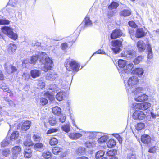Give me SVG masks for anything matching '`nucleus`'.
<instances>
[{"label": "nucleus", "mask_w": 159, "mask_h": 159, "mask_svg": "<svg viewBox=\"0 0 159 159\" xmlns=\"http://www.w3.org/2000/svg\"><path fill=\"white\" fill-rule=\"evenodd\" d=\"M39 61L40 63L44 65L45 71L51 69L53 65V61L46 54L43 52H40L38 55H33L31 57L30 61L28 62L30 64H35L37 60Z\"/></svg>", "instance_id": "1"}, {"label": "nucleus", "mask_w": 159, "mask_h": 159, "mask_svg": "<svg viewBox=\"0 0 159 159\" xmlns=\"http://www.w3.org/2000/svg\"><path fill=\"white\" fill-rule=\"evenodd\" d=\"M151 106V104L149 102L144 103H134L132 104V108L136 111L134 112L132 115L133 118L136 120H143L145 117V115L142 111H139V109L142 110H145L149 108Z\"/></svg>", "instance_id": "2"}, {"label": "nucleus", "mask_w": 159, "mask_h": 159, "mask_svg": "<svg viewBox=\"0 0 159 159\" xmlns=\"http://www.w3.org/2000/svg\"><path fill=\"white\" fill-rule=\"evenodd\" d=\"M65 65L68 70L70 71L72 70L74 72L78 71L80 67V65L73 59H67Z\"/></svg>", "instance_id": "3"}, {"label": "nucleus", "mask_w": 159, "mask_h": 159, "mask_svg": "<svg viewBox=\"0 0 159 159\" xmlns=\"http://www.w3.org/2000/svg\"><path fill=\"white\" fill-rule=\"evenodd\" d=\"M2 33L11 39L16 40L18 38V35L13 31L12 28L7 26H4L1 28Z\"/></svg>", "instance_id": "4"}, {"label": "nucleus", "mask_w": 159, "mask_h": 159, "mask_svg": "<svg viewBox=\"0 0 159 159\" xmlns=\"http://www.w3.org/2000/svg\"><path fill=\"white\" fill-rule=\"evenodd\" d=\"M49 89L52 91H47L45 93L44 95L50 100H52L53 99V93L57 92L59 88L57 85L55 84H51L49 86Z\"/></svg>", "instance_id": "5"}, {"label": "nucleus", "mask_w": 159, "mask_h": 159, "mask_svg": "<svg viewBox=\"0 0 159 159\" xmlns=\"http://www.w3.org/2000/svg\"><path fill=\"white\" fill-rule=\"evenodd\" d=\"M138 77L135 76L130 77L128 80V84L126 86V88L127 92L129 91L132 88H134L139 82Z\"/></svg>", "instance_id": "6"}, {"label": "nucleus", "mask_w": 159, "mask_h": 159, "mask_svg": "<svg viewBox=\"0 0 159 159\" xmlns=\"http://www.w3.org/2000/svg\"><path fill=\"white\" fill-rule=\"evenodd\" d=\"M112 47L111 49L115 54L120 52V47L122 45V42L119 40H112L111 42Z\"/></svg>", "instance_id": "7"}, {"label": "nucleus", "mask_w": 159, "mask_h": 159, "mask_svg": "<svg viewBox=\"0 0 159 159\" xmlns=\"http://www.w3.org/2000/svg\"><path fill=\"white\" fill-rule=\"evenodd\" d=\"M134 65L132 63H130L127 65H126V66L124 67V69L120 70L119 71V73L122 76H125L128 73L131 72V70L133 69Z\"/></svg>", "instance_id": "8"}, {"label": "nucleus", "mask_w": 159, "mask_h": 159, "mask_svg": "<svg viewBox=\"0 0 159 159\" xmlns=\"http://www.w3.org/2000/svg\"><path fill=\"white\" fill-rule=\"evenodd\" d=\"M135 86L134 88H132L130 90H129L127 92L128 93L132 94L133 95H135L137 94L143 93L145 91V88L141 87H136Z\"/></svg>", "instance_id": "9"}, {"label": "nucleus", "mask_w": 159, "mask_h": 159, "mask_svg": "<svg viewBox=\"0 0 159 159\" xmlns=\"http://www.w3.org/2000/svg\"><path fill=\"white\" fill-rule=\"evenodd\" d=\"M81 133L83 134V138L85 140L92 139L97 135V133L95 132L83 131Z\"/></svg>", "instance_id": "10"}, {"label": "nucleus", "mask_w": 159, "mask_h": 159, "mask_svg": "<svg viewBox=\"0 0 159 159\" xmlns=\"http://www.w3.org/2000/svg\"><path fill=\"white\" fill-rule=\"evenodd\" d=\"M122 56L124 57L128 60L131 59L136 56V52L133 50L129 49L125 51Z\"/></svg>", "instance_id": "11"}, {"label": "nucleus", "mask_w": 159, "mask_h": 159, "mask_svg": "<svg viewBox=\"0 0 159 159\" xmlns=\"http://www.w3.org/2000/svg\"><path fill=\"white\" fill-rule=\"evenodd\" d=\"M123 34L122 31L120 29L116 28L113 30L111 34L110 37L111 39H115L121 36Z\"/></svg>", "instance_id": "12"}, {"label": "nucleus", "mask_w": 159, "mask_h": 159, "mask_svg": "<svg viewBox=\"0 0 159 159\" xmlns=\"http://www.w3.org/2000/svg\"><path fill=\"white\" fill-rule=\"evenodd\" d=\"M4 67L6 71L9 74L13 73L17 70L16 67L11 64H9L8 63L5 64L4 65Z\"/></svg>", "instance_id": "13"}, {"label": "nucleus", "mask_w": 159, "mask_h": 159, "mask_svg": "<svg viewBox=\"0 0 159 159\" xmlns=\"http://www.w3.org/2000/svg\"><path fill=\"white\" fill-rule=\"evenodd\" d=\"M21 151V147L18 146H16L12 149V152L13 155V158L15 159Z\"/></svg>", "instance_id": "14"}, {"label": "nucleus", "mask_w": 159, "mask_h": 159, "mask_svg": "<svg viewBox=\"0 0 159 159\" xmlns=\"http://www.w3.org/2000/svg\"><path fill=\"white\" fill-rule=\"evenodd\" d=\"M146 33L142 28L137 29L135 33V36L137 38H140L145 36Z\"/></svg>", "instance_id": "15"}, {"label": "nucleus", "mask_w": 159, "mask_h": 159, "mask_svg": "<svg viewBox=\"0 0 159 159\" xmlns=\"http://www.w3.org/2000/svg\"><path fill=\"white\" fill-rule=\"evenodd\" d=\"M34 148L36 151L42 152L45 149V146L43 143L39 142L36 143L34 144Z\"/></svg>", "instance_id": "16"}, {"label": "nucleus", "mask_w": 159, "mask_h": 159, "mask_svg": "<svg viewBox=\"0 0 159 159\" xmlns=\"http://www.w3.org/2000/svg\"><path fill=\"white\" fill-rule=\"evenodd\" d=\"M148 98V96L145 94H143L137 97H135L134 99L136 101L142 102L147 100Z\"/></svg>", "instance_id": "17"}, {"label": "nucleus", "mask_w": 159, "mask_h": 159, "mask_svg": "<svg viewBox=\"0 0 159 159\" xmlns=\"http://www.w3.org/2000/svg\"><path fill=\"white\" fill-rule=\"evenodd\" d=\"M57 77V74L55 72H49L47 74L46 79L48 80L53 81L55 80Z\"/></svg>", "instance_id": "18"}, {"label": "nucleus", "mask_w": 159, "mask_h": 159, "mask_svg": "<svg viewBox=\"0 0 159 159\" xmlns=\"http://www.w3.org/2000/svg\"><path fill=\"white\" fill-rule=\"evenodd\" d=\"M66 97V93L65 92L61 91L57 93L56 98L58 101H60L64 100Z\"/></svg>", "instance_id": "19"}, {"label": "nucleus", "mask_w": 159, "mask_h": 159, "mask_svg": "<svg viewBox=\"0 0 159 159\" xmlns=\"http://www.w3.org/2000/svg\"><path fill=\"white\" fill-rule=\"evenodd\" d=\"M137 46L140 52H143L145 50L146 45L143 41L139 40L137 42Z\"/></svg>", "instance_id": "20"}, {"label": "nucleus", "mask_w": 159, "mask_h": 159, "mask_svg": "<svg viewBox=\"0 0 159 159\" xmlns=\"http://www.w3.org/2000/svg\"><path fill=\"white\" fill-rule=\"evenodd\" d=\"M151 138L150 136L147 134H144L142 136L141 138V141L144 143L148 144L151 141Z\"/></svg>", "instance_id": "21"}, {"label": "nucleus", "mask_w": 159, "mask_h": 159, "mask_svg": "<svg viewBox=\"0 0 159 159\" xmlns=\"http://www.w3.org/2000/svg\"><path fill=\"white\" fill-rule=\"evenodd\" d=\"M26 138V140H25L24 142V145L26 146V148H29L30 147L32 146L34 144L31 140L30 135L29 134H27Z\"/></svg>", "instance_id": "22"}, {"label": "nucleus", "mask_w": 159, "mask_h": 159, "mask_svg": "<svg viewBox=\"0 0 159 159\" xmlns=\"http://www.w3.org/2000/svg\"><path fill=\"white\" fill-rule=\"evenodd\" d=\"M31 125V122L29 121H26L23 122L21 127V129L23 131H26L30 128Z\"/></svg>", "instance_id": "23"}, {"label": "nucleus", "mask_w": 159, "mask_h": 159, "mask_svg": "<svg viewBox=\"0 0 159 159\" xmlns=\"http://www.w3.org/2000/svg\"><path fill=\"white\" fill-rule=\"evenodd\" d=\"M132 73L138 76H141L144 73V70L142 68H136L133 70Z\"/></svg>", "instance_id": "24"}, {"label": "nucleus", "mask_w": 159, "mask_h": 159, "mask_svg": "<svg viewBox=\"0 0 159 159\" xmlns=\"http://www.w3.org/2000/svg\"><path fill=\"white\" fill-rule=\"evenodd\" d=\"M84 21L85 23L84 25V29L88 27L91 26L92 25V22L90 20V18L88 14H87L84 20Z\"/></svg>", "instance_id": "25"}, {"label": "nucleus", "mask_w": 159, "mask_h": 159, "mask_svg": "<svg viewBox=\"0 0 159 159\" xmlns=\"http://www.w3.org/2000/svg\"><path fill=\"white\" fill-rule=\"evenodd\" d=\"M75 152L78 155H84L86 153V149L84 147H80L76 148Z\"/></svg>", "instance_id": "26"}, {"label": "nucleus", "mask_w": 159, "mask_h": 159, "mask_svg": "<svg viewBox=\"0 0 159 159\" xmlns=\"http://www.w3.org/2000/svg\"><path fill=\"white\" fill-rule=\"evenodd\" d=\"M16 46L14 43H10L9 44L7 49L8 51L9 54H11L14 53L16 49Z\"/></svg>", "instance_id": "27"}, {"label": "nucleus", "mask_w": 159, "mask_h": 159, "mask_svg": "<svg viewBox=\"0 0 159 159\" xmlns=\"http://www.w3.org/2000/svg\"><path fill=\"white\" fill-rule=\"evenodd\" d=\"M126 64L127 61H126L121 59L119 60L118 61V66L120 68L118 69L119 72L120 70H122L123 69H124V67L126 66Z\"/></svg>", "instance_id": "28"}, {"label": "nucleus", "mask_w": 159, "mask_h": 159, "mask_svg": "<svg viewBox=\"0 0 159 159\" xmlns=\"http://www.w3.org/2000/svg\"><path fill=\"white\" fill-rule=\"evenodd\" d=\"M24 154L25 157L29 158L32 156V151L29 148H26L24 150Z\"/></svg>", "instance_id": "29"}, {"label": "nucleus", "mask_w": 159, "mask_h": 159, "mask_svg": "<svg viewBox=\"0 0 159 159\" xmlns=\"http://www.w3.org/2000/svg\"><path fill=\"white\" fill-rule=\"evenodd\" d=\"M147 50L148 52V58L151 59L152 58L153 54L151 45L148 43L147 45Z\"/></svg>", "instance_id": "30"}, {"label": "nucleus", "mask_w": 159, "mask_h": 159, "mask_svg": "<svg viewBox=\"0 0 159 159\" xmlns=\"http://www.w3.org/2000/svg\"><path fill=\"white\" fill-rule=\"evenodd\" d=\"M40 72L39 70H32L30 71L31 76L34 78H36L39 76Z\"/></svg>", "instance_id": "31"}, {"label": "nucleus", "mask_w": 159, "mask_h": 159, "mask_svg": "<svg viewBox=\"0 0 159 159\" xmlns=\"http://www.w3.org/2000/svg\"><path fill=\"white\" fill-rule=\"evenodd\" d=\"M120 14L121 16L124 17L129 16L131 14V11L129 9H125L120 13Z\"/></svg>", "instance_id": "32"}, {"label": "nucleus", "mask_w": 159, "mask_h": 159, "mask_svg": "<svg viewBox=\"0 0 159 159\" xmlns=\"http://www.w3.org/2000/svg\"><path fill=\"white\" fill-rule=\"evenodd\" d=\"M119 6L118 3L115 2H113L109 5L108 8L109 10L116 9Z\"/></svg>", "instance_id": "33"}, {"label": "nucleus", "mask_w": 159, "mask_h": 159, "mask_svg": "<svg viewBox=\"0 0 159 159\" xmlns=\"http://www.w3.org/2000/svg\"><path fill=\"white\" fill-rule=\"evenodd\" d=\"M108 136L107 135H104L102 136L98 139V143H102L104 142H106L107 140L108 139Z\"/></svg>", "instance_id": "34"}, {"label": "nucleus", "mask_w": 159, "mask_h": 159, "mask_svg": "<svg viewBox=\"0 0 159 159\" xmlns=\"http://www.w3.org/2000/svg\"><path fill=\"white\" fill-rule=\"evenodd\" d=\"M19 136V133L17 131H14L11 134L10 139L11 141H13L16 139Z\"/></svg>", "instance_id": "35"}, {"label": "nucleus", "mask_w": 159, "mask_h": 159, "mask_svg": "<svg viewBox=\"0 0 159 159\" xmlns=\"http://www.w3.org/2000/svg\"><path fill=\"white\" fill-rule=\"evenodd\" d=\"M82 134L80 133H75L71 134L70 137L73 139H76L82 136Z\"/></svg>", "instance_id": "36"}, {"label": "nucleus", "mask_w": 159, "mask_h": 159, "mask_svg": "<svg viewBox=\"0 0 159 159\" xmlns=\"http://www.w3.org/2000/svg\"><path fill=\"white\" fill-rule=\"evenodd\" d=\"M52 113L55 114L59 115L61 112V109L58 106H56L52 109Z\"/></svg>", "instance_id": "37"}, {"label": "nucleus", "mask_w": 159, "mask_h": 159, "mask_svg": "<svg viewBox=\"0 0 159 159\" xmlns=\"http://www.w3.org/2000/svg\"><path fill=\"white\" fill-rule=\"evenodd\" d=\"M11 141L9 137H8V136H7L6 139L1 143V146L3 147L6 146L10 143Z\"/></svg>", "instance_id": "38"}, {"label": "nucleus", "mask_w": 159, "mask_h": 159, "mask_svg": "<svg viewBox=\"0 0 159 159\" xmlns=\"http://www.w3.org/2000/svg\"><path fill=\"white\" fill-rule=\"evenodd\" d=\"M62 149V148L58 147H56L52 149V152L54 154L57 155L61 151Z\"/></svg>", "instance_id": "39"}, {"label": "nucleus", "mask_w": 159, "mask_h": 159, "mask_svg": "<svg viewBox=\"0 0 159 159\" xmlns=\"http://www.w3.org/2000/svg\"><path fill=\"white\" fill-rule=\"evenodd\" d=\"M116 144V141L113 139H110L107 143V144L109 148H112L114 147Z\"/></svg>", "instance_id": "40"}, {"label": "nucleus", "mask_w": 159, "mask_h": 159, "mask_svg": "<svg viewBox=\"0 0 159 159\" xmlns=\"http://www.w3.org/2000/svg\"><path fill=\"white\" fill-rule=\"evenodd\" d=\"M136 129L138 130H140L143 129L145 127V125L144 123L140 122L137 123L135 126Z\"/></svg>", "instance_id": "41"}, {"label": "nucleus", "mask_w": 159, "mask_h": 159, "mask_svg": "<svg viewBox=\"0 0 159 159\" xmlns=\"http://www.w3.org/2000/svg\"><path fill=\"white\" fill-rule=\"evenodd\" d=\"M0 88L4 92H7L8 93H10L11 91L9 89V88L4 83H2V85L0 86Z\"/></svg>", "instance_id": "42"}, {"label": "nucleus", "mask_w": 159, "mask_h": 159, "mask_svg": "<svg viewBox=\"0 0 159 159\" xmlns=\"http://www.w3.org/2000/svg\"><path fill=\"white\" fill-rule=\"evenodd\" d=\"M105 154V152L103 151L99 150L95 154V158L96 159L102 157Z\"/></svg>", "instance_id": "43"}, {"label": "nucleus", "mask_w": 159, "mask_h": 159, "mask_svg": "<svg viewBox=\"0 0 159 159\" xmlns=\"http://www.w3.org/2000/svg\"><path fill=\"white\" fill-rule=\"evenodd\" d=\"M49 123L50 125L52 126L54 125L57 122L55 117H50L48 119Z\"/></svg>", "instance_id": "44"}, {"label": "nucleus", "mask_w": 159, "mask_h": 159, "mask_svg": "<svg viewBox=\"0 0 159 159\" xmlns=\"http://www.w3.org/2000/svg\"><path fill=\"white\" fill-rule=\"evenodd\" d=\"M41 138L40 136L38 134H34L33 136V140L37 143L40 142Z\"/></svg>", "instance_id": "45"}, {"label": "nucleus", "mask_w": 159, "mask_h": 159, "mask_svg": "<svg viewBox=\"0 0 159 159\" xmlns=\"http://www.w3.org/2000/svg\"><path fill=\"white\" fill-rule=\"evenodd\" d=\"M143 58V56H139L134 60L133 62L135 65L138 64L140 62Z\"/></svg>", "instance_id": "46"}, {"label": "nucleus", "mask_w": 159, "mask_h": 159, "mask_svg": "<svg viewBox=\"0 0 159 159\" xmlns=\"http://www.w3.org/2000/svg\"><path fill=\"white\" fill-rule=\"evenodd\" d=\"M58 143V140L55 138H51L49 141V144L51 146L55 145Z\"/></svg>", "instance_id": "47"}, {"label": "nucleus", "mask_w": 159, "mask_h": 159, "mask_svg": "<svg viewBox=\"0 0 159 159\" xmlns=\"http://www.w3.org/2000/svg\"><path fill=\"white\" fill-rule=\"evenodd\" d=\"M158 147L157 145L151 147L150 148L148 152L149 153H155L156 152V150H158Z\"/></svg>", "instance_id": "48"}, {"label": "nucleus", "mask_w": 159, "mask_h": 159, "mask_svg": "<svg viewBox=\"0 0 159 159\" xmlns=\"http://www.w3.org/2000/svg\"><path fill=\"white\" fill-rule=\"evenodd\" d=\"M51 153L48 151L44 152L42 154L43 157L46 159H48L51 157Z\"/></svg>", "instance_id": "49"}, {"label": "nucleus", "mask_w": 159, "mask_h": 159, "mask_svg": "<svg viewBox=\"0 0 159 159\" xmlns=\"http://www.w3.org/2000/svg\"><path fill=\"white\" fill-rule=\"evenodd\" d=\"M95 143L92 142L87 141L85 143V145L87 148H91L95 146Z\"/></svg>", "instance_id": "50"}, {"label": "nucleus", "mask_w": 159, "mask_h": 159, "mask_svg": "<svg viewBox=\"0 0 159 159\" xmlns=\"http://www.w3.org/2000/svg\"><path fill=\"white\" fill-rule=\"evenodd\" d=\"M70 128V125L68 124L64 125L61 127L62 130L66 133L69 131Z\"/></svg>", "instance_id": "51"}, {"label": "nucleus", "mask_w": 159, "mask_h": 159, "mask_svg": "<svg viewBox=\"0 0 159 159\" xmlns=\"http://www.w3.org/2000/svg\"><path fill=\"white\" fill-rule=\"evenodd\" d=\"M10 23V21L5 19H0V25H8Z\"/></svg>", "instance_id": "52"}, {"label": "nucleus", "mask_w": 159, "mask_h": 159, "mask_svg": "<svg viewBox=\"0 0 159 159\" xmlns=\"http://www.w3.org/2000/svg\"><path fill=\"white\" fill-rule=\"evenodd\" d=\"M40 102L41 105L43 106L46 105L48 103L47 99L46 98H40Z\"/></svg>", "instance_id": "53"}, {"label": "nucleus", "mask_w": 159, "mask_h": 159, "mask_svg": "<svg viewBox=\"0 0 159 159\" xmlns=\"http://www.w3.org/2000/svg\"><path fill=\"white\" fill-rule=\"evenodd\" d=\"M14 5H11L10 7H7V11H8L10 14L13 13L15 12V10L12 8Z\"/></svg>", "instance_id": "54"}, {"label": "nucleus", "mask_w": 159, "mask_h": 159, "mask_svg": "<svg viewBox=\"0 0 159 159\" xmlns=\"http://www.w3.org/2000/svg\"><path fill=\"white\" fill-rule=\"evenodd\" d=\"M58 131L57 129L56 128H52L48 130L47 132V134H49L53 133L56 132Z\"/></svg>", "instance_id": "55"}, {"label": "nucleus", "mask_w": 159, "mask_h": 159, "mask_svg": "<svg viewBox=\"0 0 159 159\" xmlns=\"http://www.w3.org/2000/svg\"><path fill=\"white\" fill-rule=\"evenodd\" d=\"M10 153V150L8 149L4 150L2 152V154L6 157Z\"/></svg>", "instance_id": "56"}, {"label": "nucleus", "mask_w": 159, "mask_h": 159, "mask_svg": "<svg viewBox=\"0 0 159 159\" xmlns=\"http://www.w3.org/2000/svg\"><path fill=\"white\" fill-rule=\"evenodd\" d=\"M128 159H136V155L133 153H130L128 155Z\"/></svg>", "instance_id": "57"}, {"label": "nucleus", "mask_w": 159, "mask_h": 159, "mask_svg": "<svg viewBox=\"0 0 159 159\" xmlns=\"http://www.w3.org/2000/svg\"><path fill=\"white\" fill-rule=\"evenodd\" d=\"M61 47L62 49L63 50L65 51L68 47L67 43L66 42L63 43L61 44Z\"/></svg>", "instance_id": "58"}, {"label": "nucleus", "mask_w": 159, "mask_h": 159, "mask_svg": "<svg viewBox=\"0 0 159 159\" xmlns=\"http://www.w3.org/2000/svg\"><path fill=\"white\" fill-rule=\"evenodd\" d=\"M30 76L28 74L24 73L22 75V79L25 80H27L29 78Z\"/></svg>", "instance_id": "59"}, {"label": "nucleus", "mask_w": 159, "mask_h": 159, "mask_svg": "<svg viewBox=\"0 0 159 159\" xmlns=\"http://www.w3.org/2000/svg\"><path fill=\"white\" fill-rule=\"evenodd\" d=\"M66 119V117L65 115H61L60 116L59 118V121L62 123L64 122Z\"/></svg>", "instance_id": "60"}, {"label": "nucleus", "mask_w": 159, "mask_h": 159, "mask_svg": "<svg viewBox=\"0 0 159 159\" xmlns=\"http://www.w3.org/2000/svg\"><path fill=\"white\" fill-rule=\"evenodd\" d=\"M128 24L130 26L134 28H135L137 26V25L135 23L132 21H129L128 23Z\"/></svg>", "instance_id": "61"}, {"label": "nucleus", "mask_w": 159, "mask_h": 159, "mask_svg": "<svg viewBox=\"0 0 159 159\" xmlns=\"http://www.w3.org/2000/svg\"><path fill=\"white\" fill-rule=\"evenodd\" d=\"M115 154L113 151L111 150L109 151L106 152V155L108 156L113 157V155Z\"/></svg>", "instance_id": "62"}, {"label": "nucleus", "mask_w": 159, "mask_h": 159, "mask_svg": "<svg viewBox=\"0 0 159 159\" xmlns=\"http://www.w3.org/2000/svg\"><path fill=\"white\" fill-rule=\"evenodd\" d=\"M5 77L4 76L2 72L0 70V80L3 81L5 79Z\"/></svg>", "instance_id": "63"}, {"label": "nucleus", "mask_w": 159, "mask_h": 159, "mask_svg": "<svg viewBox=\"0 0 159 159\" xmlns=\"http://www.w3.org/2000/svg\"><path fill=\"white\" fill-rule=\"evenodd\" d=\"M114 14V11L112 10H110V11H108L107 15L109 17L112 16Z\"/></svg>", "instance_id": "64"}]
</instances>
